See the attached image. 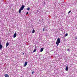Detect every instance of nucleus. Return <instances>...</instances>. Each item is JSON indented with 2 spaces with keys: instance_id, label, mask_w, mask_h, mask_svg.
Here are the masks:
<instances>
[{
  "instance_id": "nucleus-9",
  "label": "nucleus",
  "mask_w": 77,
  "mask_h": 77,
  "mask_svg": "<svg viewBox=\"0 0 77 77\" xmlns=\"http://www.w3.org/2000/svg\"><path fill=\"white\" fill-rule=\"evenodd\" d=\"M68 66H66V71H68Z\"/></svg>"
},
{
  "instance_id": "nucleus-5",
  "label": "nucleus",
  "mask_w": 77,
  "mask_h": 77,
  "mask_svg": "<svg viewBox=\"0 0 77 77\" xmlns=\"http://www.w3.org/2000/svg\"><path fill=\"white\" fill-rule=\"evenodd\" d=\"M9 45V42H7L6 43V47H7Z\"/></svg>"
},
{
  "instance_id": "nucleus-6",
  "label": "nucleus",
  "mask_w": 77,
  "mask_h": 77,
  "mask_svg": "<svg viewBox=\"0 0 77 77\" xmlns=\"http://www.w3.org/2000/svg\"><path fill=\"white\" fill-rule=\"evenodd\" d=\"M3 48L2 45H1V43H0V49H2Z\"/></svg>"
},
{
  "instance_id": "nucleus-11",
  "label": "nucleus",
  "mask_w": 77,
  "mask_h": 77,
  "mask_svg": "<svg viewBox=\"0 0 77 77\" xmlns=\"http://www.w3.org/2000/svg\"><path fill=\"white\" fill-rule=\"evenodd\" d=\"M35 30L34 29H33L32 32V33H35Z\"/></svg>"
},
{
  "instance_id": "nucleus-2",
  "label": "nucleus",
  "mask_w": 77,
  "mask_h": 77,
  "mask_svg": "<svg viewBox=\"0 0 77 77\" xmlns=\"http://www.w3.org/2000/svg\"><path fill=\"white\" fill-rule=\"evenodd\" d=\"M24 7H25V6L23 5L21 7L20 9H21V10H23V9H24Z\"/></svg>"
},
{
  "instance_id": "nucleus-13",
  "label": "nucleus",
  "mask_w": 77,
  "mask_h": 77,
  "mask_svg": "<svg viewBox=\"0 0 77 77\" xmlns=\"http://www.w3.org/2000/svg\"><path fill=\"white\" fill-rule=\"evenodd\" d=\"M36 51V49H34L33 51V52H34V53H35V52Z\"/></svg>"
},
{
  "instance_id": "nucleus-18",
  "label": "nucleus",
  "mask_w": 77,
  "mask_h": 77,
  "mask_svg": "<svg viewBox=\"0 0 77 77\" xmlns=\"http://www.w3.org/2000/svg\"><path fill=\"white\" fill-rule=\"evenodd\" d=\"M67 50V51H70V50H69V49H68Z\"/></svg>"
},
{
  "instance_id": "nucleus-3",
  "label": "nucleus",
  "mask_w": 77,
  "mask_h": 77,
  "mask_svg": "<svg viewBox=\"0 0 77 77\" xmlns=\"http://www.w3.org/2000/svg\"><path fill=\"white\" fill-rule=\"evenodd\" d=\"M16 36H17V33H15L14 35V38H15Z\"/></svg>"
},
{
  "instance_id": "nucleus-8",
  "label": "nucleus",
  "mask_w": 77,
  "mask_h": 77,
  "mask_svg": "<svg viewBox=\"0 0 77 77\" xmlns=\"http://www.w3.org/2000/svg\"><path fill=\"white\" fill-rule=\"evenodd\" d=\"M5 77H9V75L8 74H5Z\"/></svg>"
},
{
  "instance_id": "nucleus-14",
  "label": "nucleus",
  "mask_w": 77,
  "mask_h": 77,
  "mask_svg": "<svg viewBox=\"0 0 77 77\" xmlns=\"http://www.w3.org/2000/svg\"><path fill=\"white\" fill-rule=\"evenodd\" d=\"M71 10H70V11H69L68 12V14H70V13H71Z\"/></svg>"
},
{
  "instance_id": "nucleus-7",
  "label": "nucleus",
  "mask_w": 77,
  "mask_h": 77,
  "mask_svg": "<svg viewBox=\"0 0 77 77\" xmlns=\"http://www.w3.org/2000/svg\"><path fill=\"white\" fill-rule=\"evenodd\" d=\"M27 65V62H25L24 64V66H26Z\"/></svg>"
},
{
  "instance_id": "nucleus-20",
  "label": "nucleus",
  "mask_w": 77,
  "mask_h": 77,
  "mask_svg": "<svg viewBox=\"0 0 77 77\" xmlns=\"http://www.w3.org/2000/svg\"><path fill=\"white\" fill-rule=\"evenodd\" d=\"M23 54H24V53H23Z\"/></svg>"
},
{
  "instance_id": "nucleus-15",
  "label": "nucleus",
  "mask_w": 77,
  "mask_h": 77,
  "mask_svg": "<svg viewBox=\"0 0 77 77\" xmlns=\"http://www.w3.org/2000/svg\"><path fill=\"white\" fill-rule=\"evenodd\" d=\"M27 10L28 11H29V10H30V8H27Z\"/></svg>"
},
{
  "instance_id": "nucleus-16",
  "label": "nucleus",
  "mask_w": 77,
  "mask_h": 77,
  "mask_svg": "<svg viewBox=\"0 0 77 77\" xmlns=\"http://www.w3.org/2000/svg\"><path fill=\"white\" fill-rule=\"evenodd\" d=\"M34 72H34V71H33L32 72V74H33L34 73Z\"/></svg>"
},
{
  "instance_id": "nucleus-19",
  "label": "nucleus",
  "mask_w": 77,
  "mask_h": 77,
  "mask_svg": "<svg viewBox=\"0 0 77 77\" xmlns=\"http://www.w3.org/2000/svg\"><path fill=\"white\" fill-rule=\"evenodd\" d=\"M29 14V12H27L26 14V15H27V14Z\"/></svg>"
},
{
  "instance_id": "nucleus-1",
  "label": "nucleus",
  "mask_w": 77,
  "mask_h": 77,
  "mask_svg": "<svg viewBox=\"0 0 77 77\" xmlns=\"http://www.w3.org/2000/svg\"><path fill=\"white\" fill-rule=\"evenodd\" d=\"M59 43H60V38H57V42H56V44H57V46L59 45Z\"/></svg>"
},
{
  "instance_id": "nucleus-17",
  "label": "nucleus",
  "mask_w": 77,
  "mask_h": 77,
  "mask_svg": "<svg viewBox=\"0 0 77 77\" xmlns=\"http://www.w3.org/2000/svg\"><path fill=\"white\" fill-rule=\"evenodd\" d=\"M43 31L44 32V31H45V28H43Z\"/></svg>"
},
{
  "instance_id": "nucleus-10",
  "label": "nucleus",
  "mask_w": 77,
  "mask_h": 77,
  "mask_svg": "<svg viewBox=\"0 0 77 77\" xmlns=\"http://www.w3.org/2000/svg\"><path fill=\"white\" fill-rule=\"evenodd\" d=\"M21 9H20L19 10V14H21Z\"/></svg>"
},
{
  "instance_id": "nucleus-12",
  "label": "nucleus",
  "mask_w": 77,
  "mask_h": 77,
  "mask_svg": "<svg viewBox=\"0 0 77 77\" xmlns=\"http://www.w3.org/2000/svg\"><path fill=\"white\" fill-rule=\"evenodd\" d=\"M68 35V33H66L65 35V37H66Z\"/></svg>"
},
{
  "instance_id": "nucleus-4",
  "label": "nucleus",
  "mask_w": 77,
  "mask_h": 77,
  "mask_svg": "<svg viewBox=\"0 0 77 77\" xmlns=\"http://www.w3.org/2000/svg\"><path fill=\"white\" fill-rule=\"evenodd\" d=\"M43 50H44V48H42L40 50V52L43 51Z\"/></svg>"
}]
</instances>
